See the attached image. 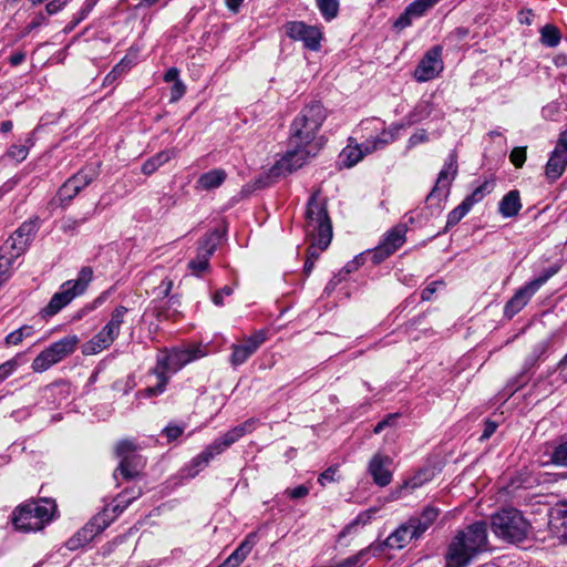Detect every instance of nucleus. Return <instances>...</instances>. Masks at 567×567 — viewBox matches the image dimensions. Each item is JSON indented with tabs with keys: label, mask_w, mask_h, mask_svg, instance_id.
I'll return each instance as SVG.
<instances>
[{
	"label": "nucleus",
	"mask_w": 567,
	"mask_h": 567,
	"mask_svg": "<svg viewBox=\"0 0 567 567\" xmlns=\"http://www.w3.org/2000/svg\"><path fill=\"white\" fill-rule=\"evenodd\" d=\"M326 118L327 111L318 101L310 102L299 112L290 125L291 148L271 168L272 175L290 174L319 153L321 141L318 132Z\"/></svg>",
	"instance_id": "f257e3e1"
},
{
	"label": "nucleus",
	"mask_w": 567,
	"mask_h": 567,
	"mask_svg": "<svg viewBox=\"0 0 567 567\" xmlns=\"http://www.w3.org/2000/svg\"><path fill=\"white\" fill-rule=\"evenodd\" d=\"M206 355L205 350L200 346H187L184 348H172L162 350L156 358V365L152 373L156 377L157 382L147 386L143 391L146 398H153L162 394L166 390L169 381V373H176L186 364Z\"/></svg>",
	"instance_id": "f03ea898"
},
{
	"label": "nucleus",
	"mask_w": 567,
	"mask_h": 567,
	"mask_svg": "<svg viewBox=\"0 0 567 567\" xmlns=\"http://www.w3.org/2000/svg\"><path fill=\"white\" fill-rule=\"evenodd\" d=\"M488 549L487 525L475 522L460 530L449 546L446 567H466L480 553Z\"/></svg>",
	"instance_id": "7ed1b4c3"
},
{
	"label": "nucleus",
	"mask_w": 567,
	"mask_h": 567,
	"mask_svg": "<svg viewBox=\"0 0 567 567\" xmlns=\"http://www.w3.org/2000/svg\"><path fill=\"white\" fill-rule=\"evenodd\" d=\"M306 236L311 243L308 249L307 259L316 261L320 251L328 248L332 239V225L327 212L326 204L319 198L318 193L311 195L306 210Z\"/></svg>",
	"instance_id": "20e7f679"
},
{
	"label": "nucleus",
	"mask_w": 567,
	"mask_h": 567,
	"mask_svg": "<svg viewBox=\"0 0 567 567\" xmlns=\"http://www.w3.org/2000/svg\"><path fill=\"white\" fill-rule=\"evenodd\" d=\"M258 423L259 421L257 419L251 417L220 435L207 445L197 456L192 458L188 465L184 468L186 472L185 475L192 478L195 477L214 457L221 454L246 434L254 432Z\"/></svg>",
	"instance_id": "39448f33"
},
{
	"label": "nucleus",
	"mask_w": 567,
	"mask_h": 567,
	"mask_svg": "<svg viewBox=\"0 0 567 567\" xmlns=\"http://www.w3.org/2000/svg\"><path fill=\"white\" fill-rule=\"evenodd\" d=\"M421 106H417L414 112L409 114L408 122L406 123H393L389 127H385V123L381 121L380 118L372 117L361 121L360 123V130L363 132H370V133H379V135L373 136L370 135L365 138L363 142V146L365 147V152L373 153L375 151L384 148L386 145L394 142L398 136L399 132L409 126L412 125L425 116H427L426 107L422 106L423 111L421 114L420 111Z\"/></svg>",
	"instance_id": "423d86ee"
},
{
	"label": "nucleus",
	"mask_w": 567,
	"mask_h": 567,
	"mask_svg": "<svg viewBox=\"0 0 567 567\" xmlns=\"http://www.w3.org/2000/svg\"><path fill=\"white\" fill-rule=\"evenodd\" d=\"M56 505L51 499L29 502L19 506L12 517V523L18 530L37 532L41 530L52 520Z\"/></svg>",
	"instance_id": "0eeeda50"
},
{
	"label": "nucleus",
	"mask_w": 567,
	"mask_h": 567,
	"mask_svg": "<svg viewBox=\"0 0 567 567\" xmlns=\"http://www.w3.org/2000/svg\"><path fill=\"white\" fill-rule=\"evenodd\" d=\"M529 523L516 508H504L492 516V530L509 543H519L528 536Z\"/></svg>",
	"instance_id": "6e6552de"
},
{
	"label": "nucleus",
	"mask_w": 567,
	"mask_h": 567,
	"mask_svg": "<svg viewBox=\"0 0 567 567\" xmlns=\"http://www.w3.org/2000/svg\"><path fill=\"white\" fill-rule=\"evenodd\" d=\"M93 279L91 267H83L78 274L76 279L66 280L55 292L45 308L42 309L44 317H52L66 307L74 298L83 295Z\"/></svg>",
	"instance_id": "1a4fd4ad"
},
{
	"label": "nucleus",
	"mask_w": 567,
	"mask_h": 567,
	"mask_svg": "<svg viewBox=\"0 0 567 567\" xmlns=\"http://www.w3.org/2000/svg\"><path fill=\"white\" fill-rule=\"evenodd\" d=\"M78 343L79 338L76 336H66L53 342L34 358L31 365L32 370L34 372L47 371L53 364L73 353Z\"/></svg>",
	"instance_id": "9d476101"
},
{
	"label": "nucleus",
	"mask_w": 567,
	"mask_h": 567,
	"mask_svg": "<svg viewBox=\"0 0 567 567\" xmlns=\"http://www.w3.org/2000/svg\"><path fill=\"white\" fill-rule=\"evenodd\" d=\"M457 155L455 152H451L437 175L434 187L426 197V202L430 205H436L439 212L442 209V202L450 194L451 185L457 175Z\"/></svg>",
	"instance_id": "9b49d317"
},
{
	"label": "nucleus",
	"mask_w": 567,
	"mask_h": 567,
	"mask_svg": "<svg viewBox=\"0 0 567 567\" xmlns=\"http://www.w3.org/2000/svg\"><path fill=\"white\" fill-rule=\"evenodd\" d=\"M286 34L293 41L302 42L303 47L310 51H319L323 33L321 28L309 25L303 21H290L285 24Z\"/></svg>",
	"instance_id": "f8f14e48"
},
{
	"label": "nucleus",
	"mask_w": 567,
	"mask_h": 567,
	"mask_svg": "<svg viewBox=\"0 0 567 567\" xmlns=\"http://www.w3.org/2000/svg\"><path fill=\"white\" fill-rule=\"evenodd\" d=\"M38 229V218L22 223L21 226L6 240L0 249L19 258L32 241Z\"/></svg>",
	"instance_id": "ddd939ff"
},
{
	"label": "nucleus",
	"mask_w": 567,
	"mask_h": 567,
	"mask_svg": "<svg viewBox=\"0 0 567 567\" xmlns=\"http://www.w3.org/2000/svg\"><path fill=\"white\" fill-rule=\"evenodd\" d=\"M223 233L215 229L207 233L199 241L197 255L188 264V268L196 276L205 272L209 268V259L214 255L217 244L221 238Z\"/></svg>",
	"instance_id": "4468645a"
},
{
	"label": "nucleus",
	"mask_w": 567,
	"mask_h": 567,
	"mask_svg": "<svg viewBox=\"0 0 567 567\" xmlns=\"http://www.w3.org/2000/svg\"><path fill=\"white\" fill-rule=\"evenodd\" d=\"M567 168V130L560 132L554 150L545 165V176L549 183L559 179Z\"/></svg>",
	"instance_id": "2eb2a0df"
},
{
	"label": "nucleus",
	"mask_w": 567,
	"mask_h": 567,
	"mask_svg": "<svg viewBox=\"0 0 567 567\" xmlns=\"http://www.w3.org/2000/svg\"><path fill=\"white\" fill-rule=\"evenodd\" d=\"M443 69L442 48L435 45L427 50L419 62L414 70V79L417 82H427L439 76Z\"/></svg>",
	"instance_id": "dca6fc26"
},
{
	"label": "nucleus",
	"mask_w": 567,
	"mask_h": 567,
	"mask_svg": "<svg viewBox=\"0 0 567 567\" xmlns=\"http://www.w3.org/2000/svg\"><path fill=\"white\" fill-rule=\"evenodd\" d=\"M267 330H257L251 336L244 338L240 343L231 346L229 362L233 367L244 364L261 344L267 340Z\"/></svg>",
	"instance_id": "f3484780"
},
{
	"label": "nucleus",
	"mask_w": 567,
	"mask_h": 567,
	"mask_svg": "<svg viewBox=\"0 0 567 567\" xmlns=\"http://www.w3.org/2000/svg\"><path fill=\"white\" fill-rule=\"evenodd\" d=\"M94 178L93 173L81 171L70 177L58 190L52 204L65 207Z\"/></svg>",
	"instance_id": "a211bd4d"
},
{
	"label": "nucleus",
	"mask_w": 567,
	"mask_h": 567,
	"mask_svg": "<svg viewBox=\"0 0 567 567\" xmlns=\"http://www.w3.org/2000/svg\"><path fill=\"white\" fill-rule=\"evenodd\" d=\"M392 464V458L388 455L377 453L369 462L368 471L373 478V482L384 487L389 485L392 481V472L390 471V466Z\"/></svg>",
	"instance_id": "6ab92c4d"
},
{
	"label": "nucleus",
	"mask_w": 567,
	"mask_h": 567,
	"mask_svg": "<svg viewBox=\"0 0 567 567\" xmlns=\"http://www.w3.org/2000/svg\"><path fill=\"white\" fill-rule=\"evenodd\" d=\"M548 528L554 538L567 544V503L557 504L550 509Z\"/></svg>",
	"instance_id": "aec40b11"
},
{
	"label": "nucleus",
	"mask_w": 567,
	"mask_h": 567,
	"mask_svg": "<svg viewBox=\"0 0 567 567\" xmlns=\"http://www.w3.org/2000/svg\"><path fill=\"white\" fill-rule=\"evenodd\" d=\"M258 542L256 532L249 533L239 546L217 567H239Z\"/></svg>",
	"instance_id": "412c9836"
},
{
	"label": "nucleus",
	"mask_w": 567,
	"mask_h": 567,
	"mask_svg": "<svg viewBox=\"0 0 567 567\" xmlns=\"http://www.w3.org/2000/svg\"><path fill=\"white\" fill-rule=\"evenodd\" d=\"M420 536L414 529L411 522L408 519L404 524L400 525L393 533L385 539V546L392 549H401L405 547L412 539H417Z\"/></svg>",
	"instance_id": "4be33fe9"
},
{
	"label": "nucleus",
	"mask_w": 567,
	"mask_h": 567,
	"mask_svg": "<svg viewBox=\"0 0 567 567\" xmlns=\"http://www.w3.org/2000/svg\"><path fill=\"white\" fill-rule=\"evenodd\" d=\"M536 289L534 286L528 282L522 288H519L516 293L507 301L504 307V315L508 319L513 318L516 313H518L530 300V298L536 293Z\"/></svg>",
	"instance_id": "5701e85b"
},
{
	"label": "nucleus",
	"mask_w": 567,
	"mask_h": 567,
	"mask_svg": "<svg viewBox=\"0 0 567 567\" xmlns=\"http://www.w3.org/2000/svg\"><path fill=\"white\" fill-rule=\"evenodd\" d=\"M227 178L223 168H214L202 174L196 181V188L199 190H212L218 188Z\"/></svg>",
	"instance_id": "b1692460"
},
{
	"label": "nucleus",
	"mask_w": 567,
	"mask_h": 567,
	"mask_svg": "<svg viewBox=\"0 0 567 567\" xmlns=\"http://www.w3.org/2000/svg\"><path fill=\"white\" fill-rule=\"evenodd\" d=\"M440 514V509L434 506H426L420 514V516L410 517L409 520L413 525L417 535L421 537L430 526L435 522Z\"/></svg>",
	"instance_id": "393cba45"
},
{
	"label": "nucleus",
	"mask_w": 567,
	"mask_h": 567,
	"mask_svg": "<svg viewBox=\"0 0 567 567\" xmlns=\"http://www.w3.org/2000/svg\"><path fill=\"white\" fill-rule=\"evenodd\" d=\"M144 462L140 455H125L121 458L117 470L114 473L115 478L117 472L126 480L134 478L143 468Z\"/></svg>",
	"instance_id": "a878e982"
},
{
	"label": "nucleus",
	"mask_w": 567,
	"mask_h": 567,
	"mask_svg": "<svg viewBox=\"0 0 567 567\" xmlns=\"http://www.w3.org/2000/svg\"><path fill=\"white\" fill-rule=\"evenodd\" d=\"M520 208V196L516 189L508 192L498 204V212L505 218L516 216Z\"/></svg>",
	"instance_id": "bb28decb"
},
{
	"label": "nucleus",
	"mask_w": 567,
	"mask_h": 567,
	"mask_svg": "<svg viewBox=\"0 0 567 567\" xmlns=\"http://www.w3.org/2000/svg\"><path fill=\"white\" fill-rule=\"evenodd\" d=\"M177 154L176 148H167L158 152L154 156L146 159L142 166V172L145 175H152L155 173L161 166L169 162Z\"/></svg>",
	"instance_id": "cd10ccee"
},
{
	"label": "nucleus",
	"mask_w": 567,
	"mask_h": 567,
	"mask_svg": "<svg viewBox=\"0 0 567 567\" xmlns=\"http://www.w3.org/2000/svg\"><path fill=\"white\" fill-rule=\"evenodd\" d=\"M369 153L365 152V147L363 146V142L361 144H348L340 153V159L347 167H352L357 165L365 155Z\"/></svg>",
	"instance_id": "c85d7f7f"
},
{
	"label": "nucleus",
	"mask_w": 567,
	"mask_h": 567,
	"mask_svg": "<svg viewBox=\"0 0 567 567\" xmlns=\"http://www.w3.org/2000/svg\"><path fill=\"white\" fill-rule=\"evenodd\" d=\"M405 226H395L385 234L384 239L380 244L389 248L390 252H395L405 243Z\"/></svg>",
	"instance_id": "c756f323"
},
{
	"label": "nucleus",
	"mask_w": 567,
	"mask_h": 567,
	"mask_svg": "<svg viewBox=\"0 0 567 567\" xmlns=\"http://www.w3.org/2000/svg\"><path fill=\"white\" fill-rule=\"evenodd\" d=\"M495 183L493 179L485 181L477 186L470 195H467L462 204H464L470 210L472 207L482 202L483 198L494 189Z\"/></svg>",
	"instance_id": "7c9ffc66"
},
{
	"label": "nucleus",
	"mask_w": 567,
	"mask_h": 567,
	"mask_svg": "<svg viewBox=\"0 0 567 567\" xmlns=\"http://www.w3.org/2000/svg\"><path fill=\"white\" fill-rule=\"evenodd\" d=\"M378 513V508L371 507L367 511L361 512L351 523H349L340 533V537H346L351 533L355 532L359 526L369 524Z\"/></svg>",
	"instance_id": "2f4dec72"
},
{
	"label": "nucleus",
	"mask_w": 567,
	"mask_h": 567,
	"mask_svg": "<svg viewBox=\"0 0 567 567\" xmlns=\"http://www.w3.org/2000/svg\"><path fill=\"white\" fill-rule=\"evenodd\" d=\"M111 342L107 341L100 332H97L94 337H92L87 342H85L82 347V353L84 355H93L102 352L103 350L111 347Z\"/></svg>",
	"instance_id": "473e14b6"
},
{
	"label": "nucleus",
	"mask_w": 567,
	"mask_h": 567,
	"mask_svg": "<svg viewBox=\"0 0 567 567\" xmlns=\"http://www.w3.org/2000/svg\"><path fill=\"white\" fill-rule=\"evenodd\" d=\"M549 348L548 340H540L537 342L530 350L529 354L525 359L524 368L525 370L534 368L539 360L546 354Z\"/></svg>",
	"instance_id": "72a5a7b5"
},
{
	"label": "nucleus",
	"mask_w": 567,
	"mask_h": 567,
	"mask_svg": "<svg viewBox=\"0 0 567 567\" xmlns=\"http://www.w3.org/2000/svg\"><path fill=\"white\" fill-rule=\"evenodd\" d=\"M16 259L17 257L12 256L9 252H4L2 251V249H0V288L11 277Z\"/></svg>",
	"instance_id": "f704fd0d"
},
{
	"label": "nucleus",
	"mask_w": 567,
	"mask_h": 567,
	"mask_svg": "<svg viewBox=\"0 0 567 567\" xmlns=\"http://www.w3.org/2000/svg\"><path fill=\"white\" fill-rule=\"evenodd\" d=\"M560 31L553 24H546L540 29V42L549 48H554L560 42Z\"/></svg>",
	"instance_id": "c9c22d12"
},
{
	"label": "nucleus",
	"mask_w": 567,
	"mask_h": 567,
	"mask_svg": "<svg viewBox=\"0 0 567 567\" xmlns=\"http://www.w3.org/2000/svg\"><path fill=\"white\" fill-rule=\"evenodd\" d=\"M316 4L326 21H331L338 16L339 0H316Z\"/></svg>",
	"instance_id": "e433bc0d"
},
{
	"label": "nucleus",
	"mask_w": 567,
	"mask_h": 567,
	"mask_svg": "<svg viewBox=\"0 0 567 567\" xmlns=\"http://www.w3.org/2000/svg\"><path fill=\"white\" fill-rule=\"evenodd\" d=\"M34 333V329L32 326H22L19 329L10 332L6 339L4 342L7 346H18L20 344L23 339L31 337Z\"/></svg>",
	"instance_id": "4c0bfd02"
},
{
	"label": "nucleus",
	"mask_w": 567,
	"mask_h": 567,
	"mask_svg": "<svg viewBox=\"0 0 567 567\" xmlns=\"http://www.w3.org/2000/svg\"><path fill=\"white\" fill-rule=\"evenodd\" d=\"M369 553L370 548H363L355 555L350 556L340 563H337V567H363L368 560Z\"/></svg>",
	"instance_id": "58836bf2"
},
{
	"label": "nucleus",
	"mask_w": 567,
	"mask_h": 567,
	"mask_svg": "<svg viewBox=\"0 0 567 567\" xmlns=\"http://www.w3.org/2000/svg\"><path fill=\"white\" fill-rule=\"evenodd\" d=\"M437 0H414L406 8L417 19L425 14V12L436 4Z\"/></svg>",
	"instance_id": "ea45409f"
},
{
	"label": "nucleus",
	"mask_w": 567,
	"mask_h": 567,
	"mask_svg": "<svg viewBox=\"0 0 567 567\" xmlns=\"http://www.w3.org/2000/svg\"><path fill=\"white\" fill-rule=\"evenodd\" d=\"M550 461L557 466L567 467V440L555 446L550 455Z\"/></svg>",
	"instance_id": "a19ab883"
},
{
	"label": "nucleus",
	"mask_w": 567,
	"mask_h": 567,
	"mask_svg": "<svg viewBox=\"0 0 567 567\" xmlns=\"http://www.w3.org/2000/svg\"><path fill=\"white\" fill-rule=\"evenodd\" d=\"M89 219V216H84L83 218L81 219H75L73 217H64L62 220H61V230L64 233V234H70V235H74L78 233L80 226L82 224H84L86 220Z\"/></svg>",
	"instance_id": "79ce46f5"
},
{
	"label": "nucleus",
	"mask_w": 567,
	"mask_h": 567,
	"mask_svg": "<svg viewBox=\"0 0 567 567\" xmlns=\"http://www.w3.org/2000/svg\"><path fill=\"white\" fill-rule=\"evenodd\" d=\"M470 209L464 205L460 204L453 210H451L447 215L446 228L453 227L457 225L463 217L468 214Z\"/></svg>",
	"instance_id": "37998d69"
},
{
	"label": "nucleus",
	"mask_w": 567,
	"mask_h": 567,
	"mask_svg": "<svg viewBox=\"0 0 567 567\" xmlns=\"http://www.w3.org/2000/svg\"><path fill=\"white\" fill-rule=\"evenodd\" d=\"M49 17L50 16H47L45 10L44 11L34 12L31 16L30 21L25 25L23 34H28V33L32 32L33 30L40 28L41 25L45 24Z\"/></svg>",
	"instance_id": "c03bdc74"
},
{
	"label": "nucleus",
	"mask_w": 567,
	"mask_h": 567,
	"mask_svg": "<svg viewBox=\"0 0 567 567\" xmlns=\"http://www.w3.org/2000/svg\"><path fill=\"white\" fill-rule=\"evenodd\" d=\"M141 495V491H138L136 494L130 496L127 492L118 495L115 499H114V505H113V512L114 513H122L128 505L130 503L135 499L136 497H138Z\"/></svg>",
	"instance_id": "a18cd8bd"
},
{
	"label": "nucleus",
	"mask_w": 567,
	"mask_h": 567,
	"mask_svg": "<svg viewBox=\"0 0 567 567\" xmlns=\"http://www.w3.org/2000/svg\"><path fill=\"white\" fill-rule=\"evenodd\" d=\"M127 311H128V309L124 306L115 307L114 310L112 311L111 318L107 322L111 323V326H113L115 329L121 331V327L124 322V317L127 313Z\"/></svg>",
	"instance_id": "49530a36"
},
{
	"label": "nucleus",
	"mask_w": 567,
	"mask_h": 567,
	"mask_svg": "<svg viewBox=\"0 0 567 567\" xmlns=\"http://www.w3.org/2000/svg\"><path fill=\"white\" fill-rule=\"evenodd\" d=\"M29 148L22 144H14L7 151V156L16 162H22L27 158Z\"/></svg>",
	"instance_id": "de8ad7c7"
},
{
	"label": "nucleus",
	"mask_w": 567,
	"mask_h": 567,
	"mask_svg": "<svg viewBox=\"0 0 567 567\" xmlns=\"http://www.w3.org/2000/svg\"><path fill=\"white\" fill-rule=\"evenodd\" d=\"M509 161L515 167H517V168L523 167V165L525 164V161H526V147L513 148L509 154Z\"/></svg>",
	"instance_id": "09e8293b"
},
{
	"label": "nucleus",
	"mask_w": 567,
	"mask_h": 567,
	"mask_svg": "<svg viewBox=\"0 0 567 567\" xmlns=\"http://www.w3.org/2000/svg\"><path fill=\"white\" fill-rule=\"evenodd\" d=\"M117 457L123 458L125 455H136L135 445L132 441L123 440L117 443L115 447Z\"/></svg>",
	"instance_id": "8fccbe9b"
},
{
	"label": "nucleus",
	"mask_w": 567,
	"mask_h": 567,
	"mask_svg": "<svg viewBox=\"0 0 567 567\" xmlns=\"http://www.w3.org/2000/svg\"><path fill=\"white\" fill-rule=\"evenodd\" d=\"M559 270L558 266H551L546 269L538 278L529 281L536 290H538L549 278L556 275Z\"/></svg>",
	"instance_id": "3c124183"
},
{
	"label": "nucleus",
	"mask_w": 567,
	"mask_h": 567,
	"mask_svg": "<svg viewBox=\"0 0 567 567\" xmlns=\"http://www.w3.org/2000/svg\"><path fill=\"white\" fill-rule=\"evenodd\" d=\"M18 365V358H13L0 364V382L9 378L17 370Z\"/></svg>",
	"instance_id": "603ef678"
},
{
	"label": "nucleus",
	"mask_w": 567,
	"mask_h": 567,
	"mask_svg": "<svg viewBox=\"0 0 567 567\" xmlns=\"http://www.w3.org/2000/svg\"><path fill=\"white\" fill-rule=\"evenodd\" d=\"M414 19H416V18L411 13V11L408 8H405V10L395 20L394 28H396L399 30H403V29L410 27Z\"/></svg>",
	"instance_id": "864d4df0"
},
{
	"label": "nucleus",
	"mask_w": 567,
	"mask_h": 567,
	"mask_svg": "<svg viewBox=\"0 0 567 567\" xmlns=\"http://www.w3.org/2000/svg\"><path fill=\"white\" fill-rule=\"evenodd\" d=\"M429 141V134L425 130H417L412 134L408 141V148H413L419 144L426 143Z\"/></svg>",
	"instance_id": "5fc2aeb1"
},
{
	"label": "nucleus",
	"mask_w": 567,
	"mask_h": 567,
	"mask_svg": "<svg viewBox=\"0 0 567 567\" xmlns=\"http://www.w3.org/2000/svg\"><path fill=\"white\" fill-rule=\"evenodd\" d=\"M310 492V488L307 485H299L295 488H287L285 491V495H287L291 499H299L306 497Z\"/></svg>",
	"instance_id": "6e6d98bb"
},
{
	"label": "nucleus",
	"mask_w": 567,
	"mask_h": 567,
	"mask_svg": "<svg viewBox=\"0 0 567 567\" xmlns=\"http://www.w3.org/2000/svg\"><path fill=\"white\" fill-rule=\"evenodd\" d=\"M393 252H390L389 248H385L381 244L371 252V257L374 264H380Z\"/></svg>",
	"instance_id": "4d7b16f0"
},
{
	"label": "nucleus",
	"mask_w": 567,
	"mask_h": 567,
	"mask_svg": "<svg viewBox=\"0 0 567 567\" xmlns=\"http://www.w3.org/2000/svg\"><path fill=\"white\" fill-rule=\"evenodd\" d=\"M233 292H234V290H233L231 287L225 286L221 289L215 291V293L213 295L212 300H213L214 305L223 306L224 305V298L233 295Z\"/></svg>",
	"instance_id": "13d9d810"
},
{
	"label": "nucleus",
	"mask_w": 567,
	"mask_h": 567,
	"mask_svg": "<svg viewBox=\"0 0 567 567\" xmlns=\"http://www.w3.org/2000/svg\"><path fill=\"white\" fill-rule=\"evenodd\" d=\"M364 264V254L357 255L352 260L348 261L343 267L342 271L346 274H351Z\"/></svg>",
	"instance_id": "bf43d9fd"
},
{
	"label": "nucleus",
	"mask_w": 567,
	"mask_h": 567,
	"mask_svg": "<svg viewBox=\"0 0 567 567\" xmlns=\"http://www.w3.org/2000/svg\"><path fill=\"white\" fill-rule=\"evenodd\" d=\"M70 0H52L45 6L47 16L61 11Z\"/></svg>",
	"instance_id": "052dcab7"
},
{
	"label": "nucleus",
	"mask_w": 567,
	"mask_h": 567,
	"mask_svg": "<svg viewBox=\"0 0 567 567\" xmlns=\"http://www.w3.org/2000/svg\"><path fill=\"white\" fill-rule=\"evenodd\" d=\"M100 333L102 334V337H104L107 341H110L111 343H113L116 338L118 337L120 334V331L117 329H115L113 326H111V323H106L100 331Z\"/></svg>",
	"instance_id": "680f3d73"
},
{
	"label": "nucleus",
	"mask_w": 567,
	"mask_h": 567,
	"mask_svg": "<svg viewBox=\"0 0 567 567\" xmlns=\"http://www.w3.org/2000/svg\"><path fill=\"white\" fill-rule=\"evenodd\" d=\"M100 333L102 334V337H104L107 341H110L111 343H113L116 338L118 337L120 334V331L117 329H115L113 326H111V323H106L100 331Z\"/></svg>",
	"instance_id": "e2e57ef3"
},
{
	"label": "nucleus",
	"mask_w": 567,
	"mask_h": 567,
	"mask_svg": "<svg viewBox=\"0 0 567 567\" xmlns=\"http://www.w3.org/2000/svg\"><path fill=\"white\" fill-rule=\"evenodd\" d=\"M185 94V85L182 81H176L172 86L171 101L176 102Z\"/></svg>",
	"instance_id": "0e129e2a"
},
{
	"label": "nucleus",
	"mask_w": 567,
	"mask_h": 567,
	"mask_svg": "<svg viewBox=\"0 0 567 567\" xmlns=\"http://www.w3.org/2000/svg\"><path fill=\"white\" fill-rule=\"evenodd\" d=\"M336 473H337V468L336 467H329L327 468L324 472H322L319 477H318V482L324 486L326 483H330V482H333L334 481V476H336Z\"/></svg>",
	"instance_id": "69168bd1"
},
{
	"label": "nucleus",
	"mask_w": 567,
	"mask_h": 567,
	"mask_svg": "<svg viewBox=\"0 0 567 567\" xmlns=\"http://www.w3.org/2000/svg\"><path fill=\"white\" fill-rule=\"evenodd\" d=\"M423 484V480L421 478V475H416L403 483V485L400 487V492L403 489H415L420 487Z\"/></svg>",
	"instance_id": "338daca9"
},
{
	"label": "nucleus",
	"mask_w": 567,
	"mask_h": 567,
	"mask_svg": "<svg viewBox=\"0 0 567 567\" xmlns=\"http://www.w3.org/2000/svg\"><path fill=\"white\" fill-rule=\"evenodd\" d=\"M184 429L177 425H168L164 429V433L169 441L176 440L182 435Z\"/></svg>",
	"instance_id": "774afa93"
}]
</instances>
